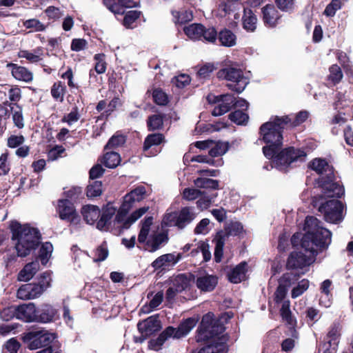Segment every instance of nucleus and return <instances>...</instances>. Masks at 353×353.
<instances>
[{
  "instance_id": "1",
  "label": "nucleus",
  "mask_w": 353,
  "mask_h": 353,
  "mask_svg": "<svg viewBox=\"0 0 353 353\" xmlns=\"http://www.w3.org/2000/svg\"><path fill=\"white\" fill-rule=\"evenodd\" d=\"M282 117H272L269 121L263 123L259 130V139L266 144L262 148L264 156L272 160L276 169L288 172L292 164L304 161L307 153L304 149L289 146L281 149L283 130H288V120Z\"/></svg>"
},
{
  "instance_id": "2",
  "label": "nucleus",
  "mask_w": 353,
  "mask_h": 353,
  "mask_svg": "<svg viewBox=\"0 0 353 353\" xmlns=\"http://www.w3.org/2000/svg\"><path fill=\"white\" fill-rule=\"evenodd\" d=\"M145 187L141 185L127 194L124 196L123 202L113 221H112V219L115 215L117 210L112 205L108 204L103 210L101 219L97 223V228L102 231H110L116 235H119L122 230L129 228L149 209L148 207L141 208L134 211L130 216L126 217V214L133 204L143 200L145 198Z\"/></svg>"
},
{
  "instance_id": "3",
  "label": "nucleus",
  "mask_w": 353,
  "mask_h": 353,
  "mask_svg": "<svg viewBox=\"0 0 353 353\" xmlns=\"http://www.w3.org/2000/svg\"><path fill=\"white\" fill-rule=\"evenodd\" d=\"M320 221L314 216H307L305 221V234L302 236L301 246L316 257L319 252L326 250L332 242V232L319 225Z\"/></svg>"
},
{
  "instance_id": "4",
  "label": "nucleus",
  "mask_w": 353,
  "mask_h": 353,
  "mask_svg": "<svg viewBox=\"0 0 353 353\" xmlns=\"http://www.w3.org/2000/svg\"><path fill=\"white\" fill-rule=\"evenodd\" d=\"M307 167L319 175L316 183L327 197L341 198L344 194V187L336 181L334 168L326 159L314 158Z\"/></svg>"
},
{
  "instance_id": "5",
  "label": "nucleus",
  "mask_w": 353,
  "mask_h": 353,
  "mask_svg": "<svg viewBox=\"0 0 353 353\" xmlns=\"http://www.w3.org/2000/svg\"><path fill=\"white\" fill-rule=\"evenodd\" d=\"M196 341L207 343L197 353H221V322L219 319H214L213 313L208 312L203 316L196 331Z\"/></svg>"
},
{
  "instance_id": "6",
  "label": "nucleus",
  "mask_w": 353,
  "mask_h": 353,
  "mask_svg": "<svg viewBox=\"0 0 353 353\" xmlns=\"http://www.w3.org/2000/svg\"><path fill=\"white\" fill-rule=\"evenodd\" d=\"M12 239L16 241L15 249L19 256L29 255L40 243L39 232L28 225H22L18 222H12L10 225Z\"/></svg>"
},
{
  "instance_id": "7",
  "label": "nucleus",
  "mask_w": 353,
  "mask_h": 353,
  "mask_svg": "<svg viewBox=\"0 0 353 353\" xmlns=\"http://www.w3.org/2000/svg\"><path fill=\"white\" fill-rule=\"evenodd\" d=\"M325 195H316L312 198V204L317 208L318 211L323 214L324 219L329 223H338L343 219V205L341 201L330 199H327Z\"/></svg>"
},
{
  "instance_id": "8",
  "label": "nucleus",
  "mask_w": 353,
  "mask_h": 353,
  "mask_svg": "<svg viewBox=\"0 0 353 353\" xmlns=\"http://www.w3.org/2000/svg\"><path fill=\"white\" fill-rule=\"evenodd\" d=\"M222 77L228 81L226 84L228 89L238 94L242 92L249 83L243 70L236 63L222 68Z\"/></svg>"
},
{
  "instance_id": "9",
  "label": "nucleus",
  "mask_w": 353,
  "mask_h": 353,
  "mask_svg": "<svg viewBox=\"0 0 353 353\" xmlns=\"http://www.w3.org/2000/svg\"><path fill=\"white\" fill-rule=\"evenodd\" d=\"M56 336L44 329L30 331L24 336V341L30 350H37L49 346Z\"/></svg>"
},
{
  "instance_id": "10",
  "label": "nucleus",
  "mask_w": 353,
  "mask_h": 353,
  "mask_svg": "<svg viewBox=\"0 0 353 353\" xmlns=\"http://www.w3.org/2000/svg\"><path fill=\"white\" fill-rule=\"evenodd\" d=\"M315 258L311 254L307 255L301 251H292L287 258L285 268L288 270H302L310 266Z\"/></svg>"
},
{
  "instance_id": "11",
  "label": "nucleus",
  "mask_w": 353,
  "mask_h": 353,
  "mask_svg": "<svg viewBox=\"0 0 353 353\" xmlns=\"http://www.w3.org/2000/svg\"><path fill=\"white\" fill-rule=\"evenodd\" d=\"M57 212L61 219L68 221L72 224L77 225L80 221L74 205L68 199L59 201Z\"/></svg>"
},
{
  "instance_id": "12",
  "label": "nucleus",
  "mask_w": 353,
  "mask_h": 353,
  "mask_svg": "<svg viewBox=\"0 0 353 353\" xmlns=\"http://www.w3.org/2000/svg\"><path fill=\"white\" fill-rule=\"evenodd\" d=\"M182 258L181 253H168L157 258L151 266L159 272L165 271L174 266Z\"/></svg>"
},
{
  "instance_id": "13",
  "label": "nucleus",
  "mask_w": 353,
  "mask_h": 353,
  "mask_svg": "<svg viewBox=\"0 0 353 353\" xmlns=\"http://www.w3.org/2000/svg\"><path fill=\"white\" fill-rule=\"evenodd\" d=\"M282 15L273 4H266L261 8V17L268 28H275L280 23Z\"/></svg>"
},
{
  "instance_id": "14",
  "label": "nucleus",
  "mask_w": 353,
  "mask_h": 353,
  "mask_svg": "<svg viewBox=\"0 0 353 353\" xmlns=\"http://www.w3.org/2000/svg\"><path fill=\"white\" fill-rule=\"evenodd\" d=\"M197 322V318L191 317L181 322L177 328L168 327V329L172 330L170 334L173 338L180 339L188 334L189 332L195 327Z\"/></svg>"
},
{
  "instance_id": "15",
  "label": "nucleus",
  "mask_w": 353,
  "mask_h": 353,
  "mask_svg": "<svg viewBox=\"0 0 353 353\" xmlns=\"http://www.w3.org/2000/svg\"><path fill=\"white\" fill-rule=\"evenodd\" d=\"M137 328L141 334L149 336L161 329L160 321L158 316H151L147 319L139 322Z\"/></svg>"
},
{
  "instance_id": "16",
  "label": "nucleus",
  "mask_w": 353,
  "mask_h": 353,
  "mask_svg": "<svg viewBox=\"0 0 353 353\" xmlns=\"http://www.w3.org/2000/svg\"><path fill=\"white\" fill-rule=\"evenodd\" d=\"M258 18L251 8H244L241 18L243 29L247 32H254L257 28Z\"/></svg>"
},
{
  "instance_id": "17",
  "label": "nucleus",
  "mask_w": 353,
  "mask_h": 353,
  "mask_svg": "<svg viewBox=\"0 0 353 353\" xmlns=\"http://www.w3.org/2000/svg\"><path fill=\"white\" fill-rule=\"evenodd\" d=\"M248 263L245 261H242L236 265L228 272L227 277L228 281L234 284L240 283L247 279L246 273Z\"/></svg>"
},
{
  "instance_id": "18",
  "label": "nucleus",
  "mask_w": 353,
  "mask_h": 353,
  "mask_svg": "<svg viewBox=\"0 0 353 353\" xmlns=\"http://www.w3.org/2000/svg\"><path fill=\"white\" fill-rule=\"evenodd\" d=\"M17 319L25 322L36 321L37 309L34 303L23 304L16 310Z\"/></svg>"
},
{
  "instance_id": "19",
  "label": "nucleus",
  "mask_w": 353,
  "mask_h": 353,
  "mask_svg": "<svg viewBox=\"0 0 353 353\" xmlns=\"http://www.w3.org/2000/svg\"><path fill=\"white\" fill-rule=\"evenodd\" d=\"M164 141V137L162 134L154 133L146 137L143 143V151L147 156L156 155L159 152H152L150 149L153 146H157Z\"/></svg>"
},
{
  "instance_id": "20",
  "label": "nucleus",
  "mask_w": 353,
  "mask_h": 353,
  "mask_svg": "<svg viewBox=\"0 0 353 353\" xmlns=\"http://www.w3.org/2000/svg\"><path fill=\"white\" fill-rule=\"evenodd\" d=\"M243 230V225L239 221H230L225 224L224 231L222 230V256L223 255L224 241L226 238L230 236H239L242 233Z\"/></svg>"
},
{
  "instance_id": "21",
  "label": "nucleus",
  "mask_w": 353,
  "mask_h": 353,
  "mask_svg": "<svg viewBox=\"0 0 353 353\" xmlns=\"http://www.w3.org/2000/svg\"><path fill=\"white\" fill-rule=\"evenodd\" d=\"M168 238L164 232H158L153 234L147 241L145 245L146 250L150 252H154L158 250L162 244L168 242Z\"/></svg>"
},
{
  "instance_id": "22",
  "label": "nucleus",
  "mask_w": 353,
  "mask_h": 353,
  "mask_svg": "<svg viewBox=\"0 0 353 353\" xmlns=\"http://www.w3.org/2000/svg\"><path fill=\"white\" fill-rule=\"evenodd\" d=\"M7 68H11L12 76L17 80L30 82L33 79L32 73L25 67L19 66L14 63H8Z\"/></svg>"
},
{
  "instance_id": "23",
  "label": "nucleus",
  "mask_w": 353,
  "mask_h": 353,
  "mask_svg": "<svg viewBox=\"0 0 353 353\" xmlns=\"http://www.w3.org/2000/svg\"><path fill=\"white\" fill-rule=\"evenodd\" d=\"M57 315V311L50 305H43L40 310H37L36 321L39 323H49L52 321Z\"/></svg>"
},
{
  "instance_id": "24",
  "label": "nucleus",
  "mask_w": 353,
  "mask_h": 353,
  "mask_svg": "<svg viewBox=\"0 0 353 353\" xmlns=\"http://www.w3.org/2000/svg\"><path fill=\"white\" fill-rule=\"evenodd\" d=\"M217 283V277L208 274L200 276L196 280V287L203 292L213 290Z\"/></svg>"
},
{
  "instance_id": "25",
  "label": "nucleus",
  "mask_w": 353,
  "mask_h": 353,
  "mask_svg": "<svg viewBox=\"0 0 353 353\" xmlns=\"http://www.w3.org/2000/svg\"><path fill=\"white\" fill-rule=\"evenodd\" d=\"M196 216L194 208L192 207H184L179 212L178 228H184L190 224Z\"/></svg>"
},
{
  "instance_id": "26",
  "label": "nucleus",
  "mask_w": 353,
  "mask_h": 353,
  "mask_svg": "<svg viewBox=\"0 0 353 353\" xmlns=\"http://www.w3.org/2000/svg\"><path fill=\"white\" fill-rule=\"evenodd\" d=\"M342 326L339 321H334L329 328L327 334V338L329 339L327 345L330 347H338L340 338L341 336Z\"/></svg>"
},
{
  "instance_id": "27",
  "label": "nucleus",
  "mask_w": 353,
  "mask_h": 353,
  "mask_svg": "<svg viewBox=\"0 0 353 353\" xmlns=\"http://www.w3.org/2000/svg\"><path fill=\"white\" fill-rule=\"evenodd\" d=\"M39 269V265L37 261L29 263L19 272L18 279L21 281H28L34 276Z\"/></svg>"
},
{
  "instance_id": "28",
  "label": "nucleus",
  "mask_w": 353,
  "mask_h": 353,
  "mask_svg": "<svg viewBox=\"0 0 353 353\" xmlns=\"http://www.w3.org/2000/svg\"><path fill=\"white\" fill-rule=\"evenodd\" d=\"M10 109L12 119L14 125L19 128L21 129L24 127V119L23 116V110L21 106H19L17 103H8Z\"/></svg>"
},
{
  "instance_id": "29",
  "label": "nucleus",
  "mask_w": 353,
  "mask_h": 353,
  "mask_svg": "<svg viewBox=\"0 0 353 353\" xmlns=\"http://www.w3.org/2000/svg\"><path fill=\"white\" fill-rule=\"evenodd\" d=\"M309 117V112L306 110H301L294 117H291V115H285L282 116V118H288V123L286 124V127L288 130L296 128L299 126L303 123H304Z\"/></svg>"
},
{
  "instance_id": "30",
  "label": "nucleus",
  "mask_w": 353,
  "mask_h": 353,
  "mask_svg": "<svg viewBox=\"0 0 353 353\" xmlns=\"http://www.w3.org/2000/svg\"><path fill=\"white\" fill-rule=\"evenodd\" d=\"M81 213L86 223L92 225L99 219L100 210L97 206L87 205L83 207Z\"/></svg>"
},
{
  "instance_id": "31",
  "label": "nucleus",
  "mask_w": 353,
  "mask_h": 353,
  "mask_svg": "<svg viewBox=\"0 0 353 353\" xmlns=\"http://www.w3.org/2000/svg\"><path fill=\"white\" fill-rule=\"evenodd\" d=\"M239 196L232 193L229 197L225 196L223 200V205L225 208H222V222L226 219V212H234L238 209V201Z\"/></svg>"
},
{
  "instance_id": "32",
  "label": "nucleus",
  "mask_w": 353,
  "mask_h": 353,
  "mask_svg": "<svg viewBox=\"0 0 353 353\" xmlns=\"http://www.w3.org/2000/svg\"><path fill=\"white\" fill-rule=\"evenodd\" d=\"M42 56L43 50L41 48H35L32 51L23 50L18 52V57L19 58H24L32 63L41 61L42 60Z\"/></svg>"
},
{
  "instance_id": "33",
  "label": "nucleus",
  "mask_w": 353,
  "mask_h": 353,
  "mask_svg": "<svg viewBox=\"0 0 353 353\" xmlns=\"http://www.w3.org/2000/svg\"><path fill=\"white\" fill-rule=\"evenodd\" d=\"M185 35L192 40L201 39L202 38L203 25L200 23H192L183 28Z\"/></svg>"
},
{
  "instance_id": "34",
  "label": "nucleus",
  "mask_w": 353,
  "mask_h": 353,
  "mask_svg": "<svg viewBox=\"0 0 353 353\" xmlns=\"http://www.w3.org/2000/svg\"><path fill=\"white\" fill-rule=\"evenodd\" d=\"M170 332L172 330L168 327L159 336L157 339L150 340L148 344L150 349L157 351L161 348L165 341L170 337H172Z\"/></svg>"
},
{
  "instance_id": "35",
  "label": "nucleus",
  "mask_w": 353,
  "mask_h": 353,
  "mask_svg": "<svg viewBox=\"0 0 353 353\" xmlns=\"http://www.w3.org/2000/svg\"><path fill=\"white\" fill-rule=\"evenodd\" d=\"M237 36L227 28H222V46L233 47L236 45Z\"/></svg>"
},
{
  "instance_id": "36",
  "label": "nucleus",
  "mask_w": 353,
  "mask_h": 353,
  "mask_svg": "<svg viewBox=\"0 0 353 353\" xmlns=\"http://www.w3.org/2000/svg\"><path fill=\"white\" fill-rule=\"evenodd\" d=\"M52 251L53 246L51 243L46 242L41 245L39 251L38 257L40 259L42 265H46L52 255Z\"/></svg>"
},
{
  "instance_id": "37",
  "label": "nucleus",
  "mask_w": 353,
  "mask_h": 353,
  "mask_svg": "<svg viewBox=\"0 0 353 353\" xmlns=\"http://www.w3.org/2000/svg\"><path fill=\"white\" fill-rule=\"evenodd\" d=\"M172 15L174 17V21L176 24H183L190 21L193 19L192 11L186 10L173 11Z\"/></svg>"
},
{
  "instance_id": "38",
  "label": "nucleus",
  "mask_w": 353,
  "mask_h": 353,
  "mask_svg": "<svg viewBox=\"0 0 353 353\" xmlns=\"http://www.w3.org/2000/svg\"><path fill=\"white\" fill-rule=\"evenodd\" d=\"M120 161V156L117 152H107L103 157V163L106 167L114 168L119 164Z\"/></svg>"
},
{
  "instance_id": "39",
  "label": "nucleus",
  "mask_w": 353,
  "mask_h": 353,
  "mask_svg": "<svg viewBox=\"0 0 353 353\" xmlns=\"http://www.w3.org/2000/svg\"><path fill=\"white\" fill-rule=\"evenodd\" d=\"M330 74L327 80L334 85L338 84L343 79V72L341 68L337 64L332 65L329 68Z\"/></svg>"
},
{
  "instance_id": "40",
  "label": "nucleus",
  "mask_w": 353,
  "mask_h": 353,
  "mask_svg": "<svg viewBox=\"0 0 353 353\" xmlns=\"http://www.w3.org/2000/svg\"><path fill=\"white\" fill-rule=\"evenodd\" d=\"M152 217L149 216L145 218L144 221L142 223L141 228L138 236V241L140 243L147 242V237L150 232V226L152 224Z\"/></svg>"
},
{
  "instance_id": "41",
  "label": "nucleus",
  "mask_w": 353,
  "mask_h": 353,
  "mask_svg": "<svg viewBox=\"0 0 353 353\" xmlns=\"http://www.w3.org/2000/svg\"><path fill=\"white\" fill-rule=\"evenodd\" d=\"M228 119L236 125H245L248 121V114L242 110H234L228 114Z\"/></svg>"
},
{
  "instance_id": "42",
  "label": "nucleus",
  "mask_w": 353,
  "mask_h": 353,
  "mask_svg": "<svg viewBox=\"0 0 353 353\" xmlns=\"http://www.w3.org/2000/svg\"><path fill=\"white\" fill-rule=\"evenodd\" d=\"M310 281L307 279L300 281L297 285L294 287L291 291V297L296 299L301 296L309 288Z\"/></svg>"
},
{
  "instance_id": "43",
  "label": "nucleus",
  "mask_w": 353,
  "mask_h": 353,
  "mask_svg": "<svg viewBox=\"0 0 353 353\" xmlns=\"http://www.w3.org/2000/svg\"><path fill=\"white\" fill-rule=\"evenodd\" d=\"M125 136L117 132L110 139V140L108 141V143L105 147V149H116L120 146H122L125 143Z\"/></svg>"
},
{
  "instance_id": "44",
  "label": "nucleus",
  "mask_w": 353,
  "mask_h": 353,
  "mask_svg": "<svg viewBox=\"0 0 353 353\" xmlns=\"http://www.w3.org/2000/svg\"><path fill=\"white\" fill-rule=\"evenodd\" d=\"M235 100L236 97L232 94H222V115L234 108Z\"/></svg>"
},
{
  "instance_id": "45",
  "label": "nucleus",
  "mask_w": 353,
  "mask_h": 353,
  "mask_svg": "<svg viewBox=\"0 0 353 353\" xmlns=\"http://www.w3.org/2000/svg\"><path fill=\"white\" fill-rule=\"evenodd\" d=\"M163 118L161 114H154L149 117L147 121V125L149 130H156L163 126Z\"/></svg>"
},
{
  "instance_id": "46",
  "label": "nucleus",
  "mask_w": 353,
  "mask_h": 353,
  "mask_svg": "<svg viewBox=\"0 0 353 353\" xmlns=\"http://www.w3.org/2000/svg\"><path fill=\"white\" fill-rule=\"evenodd\" d=\"M163 292H158L153 298L150 300L149 305H144L142 310L145 313H148L152 310L157 307L163 301Z\"/></svg>"
},
{
  "instance_id": "47",
  "label": "nucleus",
  "mask_w": 353,
  "mask_h": 353,
  "mask_svg": "<svg viewBox=\"0 0 353 353\" xmlns=\"http://www.w3.org/2000/svg\"><path fill=\"white\" fill-rule=\"evenodd\" d=\"M141 12L137 10H130L125 13L123 24L127 28H132V24L139 18Z\"/></svg>"
},
{
  "instance_id": "48",
  "label": "nucleus",
  "mask_w": 353,
  "mask_h": 353,
  "mask_svg": "<svg viewBox=\"0 0 353 353\" xmlns=\"http://www.w3.org/2000/svg\"><path fill=\"white\" fill-rule=\"evenodd\" d=\"M190 281L188 277L184 274L178 275L173 281V287L176 288V291L181 292L189 285Z\"/></svg>"
},
{
  "instance_id": "49",
  "label": "nucleus",
  "mask_w": 353,
  "mask_h": 353,
  "mask_svg": "<svg viewBox=\"0 0 353 353\" xmlns=\"http://www.w3.org/2000/svg\"><path fill=\"white\" fill-rule=\"evenodd\" d=\"M101 193L102 183L101 181H93L87 188V196L88 197H96L100 196Z\"/></svg>"
},
{
  "instance_id": "50",
  "label": "nucleus",
  "mask_w": 353,
  "mask_h": 353,
  "mask_svg": "<svg viewBox=\"0 0 353 353\" xmlns=\"http://www.w3.org/2000/svg\"><path fill=\"white\" fill-rule=\"evenodd\" d=\"M95 61L94 70L97 74H103L106 70V63L104 54H97L94 57Z\"/></svg>"
},
{
  "instance_id": "51",
  "label": "nucleus",
  "mask_w": 353,
  "mask_h": 353,
  "mask_svg": "<svg viewBox=\"0 0 353 353\" xmlns=\"http://www.w3.org/2000/svg\"><path fill=\"white\" fill-rule=\"evenodd\" d=\"M299 277V274L293 272H285L280 278L279 283H281L283 285H285L287 287L289 288L296 281H297Z\"/></svg>"
},
{
  "instance_id": "52",
  "label": "nucleus",
  "mask_w": 353,
  "mask_h": 353,
  "mask_svg": "<svg viewBox=\"0 0 353 353\" xmlns=\"http://www.w3.org/2000/svg\"><path fill=\"white\" fill-rule=\"evenodd\" d=\"M108 254L109 252L107 244L105 242H103L96 249L94 261L99 262L105 260L108 256Z\"/></svg>"
},
{
  "instance_id": "53",
  "label": "nucleus",
  "mask_w": 353,
  "mask_h": 353,
  "mask_svg": "<svg viewBox=\"0 0 353 353\" xmlns=\"http://www.w3.org/2000/svg\"><path fill=\"white\" fill-rule=\"evenodd\" d=\"M305 317L307 320V323L311 322L312 324L317 322L321 317L320 311L313 307H309L305 310Z\"/></svg>"
},
{
  "instance_id": "54",
  "label": "nucleus",
  "mask_w": 353,
  "mask_h": 353,
  "mask_svg": "<svg viewBox=\"0 0 353 353\" xmlns=\"http://www.w3.org/2000/svg\"><path fill=\"white\" fill-rule=\"evenodd\" d=\"M288 288V287L285 285H283L281 283H279V285L276 288L274 294V301L276 303H280L283 301L286 296Z\"/></svg>"
},
{
  "instance_id": "55",
  "label": "nucleus",
  "mask_w": 353,
  "mask_h": 353,
  "mask_svg": "<svg viewBox=\"0 0 353 353\" xmlns=\"http://www.w3.org/2000/svg\"><path fill=\"white\" fill-rule=\"evenodd\" d=\"M339 60L341 63L345 73L349 77L353 79V65L350 63L346 54L339 57Z\"/></svg>"
},
{
  "instance_id": "56",
  "label": "nucleus",
  "mask_w": 353,
  "mask_h": 353,
  "mask_svg": "<svg viewBox=\"0 0 353 353\" xmlns=\"http://www.w3.org/2000/svg\"><path fill=\"white\" fill-rule=\"evenodd\" d=\"M23 26L28 29H33L36 32L43 31L46 26L39 20L32 19L23 22Z\"/></svg>"
},
{
  "instance_id": "57",
  "label": "nucleus",
  "mask_w": 353,
  "mask_h": 353,
  "mask_svg": "<svg viewBox=\"0 0 353 353\" xmlns=\"http://www.w3.org/2000/svg\"><path fill=\"white\" fill-rule=\"evenodd\" d=\"M178 218L179 213L176 212H167L162 221L163 225L165 226L175 225L178 227Z\"/></svg>"
},
{
  "instance_id": "58",
  "label": "nucleus",
  "mask_w": 353,
  "mask_h": 353,
  "mask_svg": "<svg viewBox=\"0 0 353 353\" xmlns=\"http://www.w3.org/2000/svg\"><path fill=\"white\" fill-rule=\"evenodd\" d=\"M64 92L65 86L62 85L61 82L55 83L51 89L52 96L56 100H59L61 101H63Z\"/></svg>"
},
{
  "instance_id": "59",
  "label": "nucleus",
  "mask_w": 353,
  "mask_h": 353,
  "mask_svg": "<svg viewBox=\"0 0 353 353\" xmlns=\"http://www.w3.org/2000/svg\"><path fill=\"white\" fill-rule=\"evenodd\" d=\"M152 97L154 102L159 105H165L168 101L166 94L159 89L153 91Z\"/></svg>"
},
{
  "instance_id": "60",
  "label": "nucleus",
  "mask_w": 353,
  "mask_h": 353,
  "mask_svg": "<svg viewBox=\"0 0 353 353\" xmlns=\"http://www.w3.org/2000/svg\"><path fill=\"white\" fill-rule=\"evenodd\" d=\"M51 281V274L48 272H46L40 276V277L38 279V283H37V284L39 285L43 292H44L48 288L50 287Z\"/></svg>"
},
{
  "instance_id": "61",
  "label": "nucleus",
  "mask_w": 353,
  "mask_h": 353,
  "mask_svg": "<svg viewBox=\"0 0 353 353\" xmlns=\"http://www.w3.org/2000/svg\"><path fill=\"white\" fill-rule=\"evenodd\" d=\"M24 141L25 138L23 135H11L8 139L7 145L10 148H15L21 145Z\"/></svg>"
},
{
  "instance_id": "62",
  "label": "nucleus",
  "mask_w": 353,
  "mask_h": 353,
  "mask_svg": "<svg viewBox=\"0 0 353 353\" xmlns=\"http://www.w3.org/2000/svg\"><path fill=\"white\" fill-rule=\"evenodd\" d=\"M210 220L208 219H203L195 227L194 234H206L209 232Z\"/></svg>"
},
{
  "instance_id": "63",
  "label": "nucleus",
  "mask_w": 353,
  "mask_h": 353,
  "mask_svg": "<svg viewBox=\"0 0 353 353\" xmlns=\"http://www.w3.org/2000/svg\"><path fill=\"white\" fill-rule=\"evenodd\" d=\"M217 32L214 28H205L203 26L202 38L206 41L213 43L216 39Z\"/></svg>"
},
{
  "instance_id": "64",
  "label": "nucleus",
  "mask_w": 353,
  "mask_h": 353,
  "mask_svg": "<svg viewBox=\"0 0 353 353\" xmlns=\"http://www.w3.org/2000/svg\"><path fill=\"white\" fill-rule=\"evenodd\" d=\"M201 192L194 188H185L183 192V198L188 201H192L199 198Z\"/></svg>"
}]
</instances>
